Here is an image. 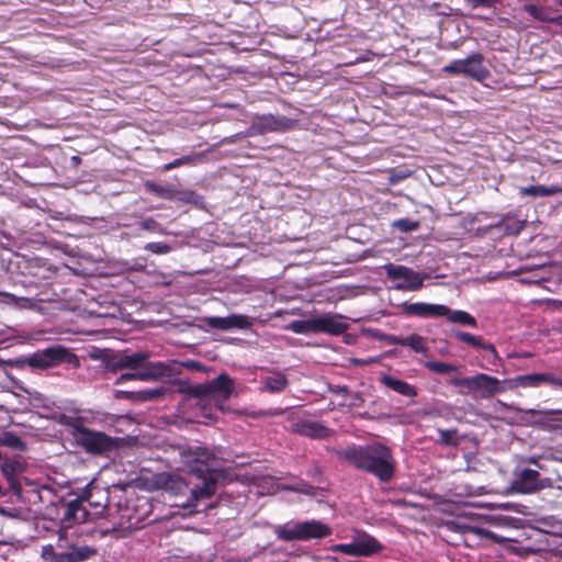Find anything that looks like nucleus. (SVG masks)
Returning a JSON list of instances; mask_svg holds the SVG:
<instances>
[{
    "label": "nucleus",
    "instance_id": "obj_1",
    "mask_svg": "<svg viewBox=\"0 0 562 562\" xmlns=\"http://www.w3.org/2000/svg\"><path fill=\"white\" fill-rule=\"evenodd\" d=\"M212 458L206 452L203 451L198 458H196V465L193 467L190 471V475L194 476L202 481L201 486H193L189 488V485L191 482H187L184 479H182L180 475L175 473H157L154 474L148 481V490L150 491H166L172 495H182L188 490L190 491L191 495V503L183 504V507H189L194 505L199 499L202 498H209L211 497L215 492V479L212 475L213 471V464H212Z\"/></svg>",
    "mask_w": 562,
    "mask_h": 562
},
{
    "label": "nucleus",
    "instance_id": "obj_2",
    "mask_svg": "<svg viewBox=\"0 0 562 562\" xmlns=\"http://www.w3.org/2000/svg\"><path fill=\"white\" fill-rule=\"evenodd\" d=\"M339 457L359 470L367 471L382 482L394 475L395 460L391 450L381 443L351 446L339 452Z\"/></svg>",
    "mask_w": 562,
    "mask_h": 562
},
{
    "label": "nucleus",
    "instance_id": "obj_3",
    "mask_svg": "<svg viewBox=\"0 0 562 562\" xmlns=\"http://www.w3.org/2000/svg\"><path fill=\"white\" fill-rule=\"evenodd\" d=\"M274 533L282 541H310L328 537L331 529L328 525L312 519L276 526Z\"/></svg>",
    "mask_w": 562,
    "mask_h": 562
},
{
    "label": "nucleus",
    "instance_id": "obj_4",
    "mask_svg": "<svg viewBox=\"0 0 562 562\" xmlns=\"http://www.w3.org/2000/svg\"><path fill=\"white\" fill-rule=\"evenodd\" d=\"M450 384L460 387L461 394H469L480 398H491L506 391L503 381L485 373H477L467 378H454L450 380Z\"/></svg>",
    "mask_w": 562,
    "mask_h": 562
},
{
    "label": "nucleus",
    "instance_id": "obj_5",
    "mask_svg": "<svg viewBox=\"0 0 562 562\" xmlns=\"http://www.w3.org/2000/svg\"><path fill=\"white\" fill-rule=\"evenodd\" d=\"M233 390L234 381L223 373L207 383L188 385L182 391L201 400H210L223 411L222 404L231 397Z\"/></svg>",
    "mask_w": 562,
    "mask_h": 562
},
{
    "label": "nucleus",
    "instance_id": "obj_6",
    "mask_svg": "<svg viewBox=\"0 0 562 562\" xmlns=\"http://www.w3.org/2000/svg\"><path fill=\"white\" fill-rule=\"evenodd\" d=\"M72 436L78 445L88 452L103 453L116 448V440L101 431L88 429L81 425L72 427Z\"/></svg>",
    "mask_w": 562,
    "mask_h": 562
},
{
    "label": "nucleus",
    "instance_id": "obj_7",
    "mask_svg": "<svg viewBox=\"0 0 562 562\" xmlns=\"http://www.w3.org/2000/svg\"><path fill=\"white\" fill-rule=\"evenodd\" d=\"M442 71L456 76H467L476 81H483L490 75L483 64V55L480 53H473L463 59L452 60L442 68Z\"/></svg>",
    "mask_w": 562,
    "mask_h": 562
},
{
    "label": "nucleus",
    "instance_id": "obj_8",
    "mask_svg": "<svg viewBox=\"0 0 562 562\" xmlns=\"http://www.w3.org/2000/svg\"><path fill=\"white\" fill-rule=\"evenodd\" d=\"M387 278L394 281L393 289L401 291H417L419 290L425 279L426 273L416 272L405 266L386 265L384 267Z\"/></svg>",
    "mask_w": 562,
    "mask_h": 562
},
{
    "label": "nucleus",
    "instance_id": "obj_9",
    "mask_svg": "<svg viewBox=\"0 0 562 562\" xmlns=\"http://www.w3.org/2000/svg\"><path fill=\"white\" fill-rule=\"evenodd\" d=\"M179 374V371H176L175 368L165 362H150L147 363L140 370L135 371L133 373H123L121 374L115 384L120 385L128 380H139V381H150L158 380L161 378H171L173 375Z\"/></svg>",
    "mask_w": 562,
    "mask_h": 562
},
{
    "label": "nucleus",
    "instance_id": "obj_10",
    "mask_svg": "<svg viewBox=\"0 0 562 562\" xmlns=\"http://www.w3.org/2000/svg\"><path fill=\"white\" fill-rule=\"evenodd\" d=\"M69 357H72V355L68 349L61 346H54L33 353L29 357L27 363L33 368L48 369L63 361H67Z\"/></svg>",
    "mask_w": 562,
    "mask_h": 562
},
{
    "label": "nucleus",
    "instance_id": "obj_11",
    "mask_svg": "<svg viewBox=\"0 0 562 562\" xmlns=\"http://www.w3.org/2000/svg\"><path fill=\"white\" fill-rule=\"evenodd\" d=\"M293 121L285 116L262 115L254 119L247 135L266 134L270 132L286 131L291 128Z\"/></svg>",
    "mask_w": 562,
    "mask_h": 562
},
{
    "label": "nucleus",
    "instance_id": "obj_12",
    "mask_svg": "<svg viewBox=\"0 0 562 562\" xmlns=\"http://www.w3.org/2000/svg\"><path fill=\"white\" fill-rule=\"evenodd\" d=\"M202 323L212 328L220 330H231V329H246L252 325L251 319L248 316L240 314H231L225 317L220 316H209L202 319Z\"/></svg>",
    "mask_w": 562,
    "mask_h": 562
},
{
    "label": "nucleus",
    "instance_id": "obj_13",
    "mask_svg": "<svg viewBox=\"0 0 562 562\" xmlns=\"http://www.w3.org/2000/svg\"><path fill=\"white\" fill-rule=\"evenodd\" d=\"M314 322L316 333L340 335L348 328V324L344 321V316L339 314L324 313L321 315H314Z\"/></svg>",
    "mask_w": 562,
    "mask_h": 562
},
{
    "label": "nucleus",
    "instance_id": "obj_14",
    "mask_svg": "<svg viewBox=\"0 0 562 562\" xmlns=\"http://www.w3.org/2000/svg\"><path fill=\"white\" fill-rule=\"evenodd\" d=\"M402 311L406 315L418 317H436L446 313V305L430 303H403Z\"/></svg>",
    "mask_w": 562,
    "mask_h": 562
},
{
    "label": "nucleus",
    "instance_id": "obj_15",
    "mask_svg": "<svg viewBox=\"0 0 562 562\" xmlns=\"http://www.w3.org/2000/svg\"><path fill=\"white\" fill-rule=\"evenodd\" d=\"M547 484L539 481V472L532 469H525L516 481V488L521 493H533L542 490Z\"/></svg>",
    "mask_w": 562,
    "mask_h": 562
},
{
    "label": "nucleus",
    "instance_id": "obj_16",
    "mask_svg": "<svg viewBox=\"0 0 562 562\" xmlns=\"http://www.w3.org/2000/svg\"><path fill=\"white\" fill-rule=\"evenodd\" d=\"M380 381L385 387L403 396L415 397L417 395V391L413 385L392 375L383 374L381 375Z\"/></svg>",
    "mask_w": 562,
    "mask_h": 562
},
{
    "label": "nucleus",
    "instance_id": "obj_17",
    "mask_svg": "<svg viewBox=\"0 0 562 562\" xmlns=\"http://www.w3.org/2000/svg\"><path fill=\"white\" fill-rule=\"evenodd\" d=\"M95 554V549L82 546L74 547L67 552H60L55 562H81Z\"/></svg>",
    "mask_w": 562,
    "mask_h": 562
},
{
    "label": "nucleus",
    "instance_id": "obj_18",
    "mask_svg": "<svg viewBox=\"0 0 562 562\" xmlns=\"http://www.w3.org/2000/svg\"><path fill=\"white\" fill-rule=\"evenodd\" d=\"M353 539L361 557L372 555L382 549V546L368 533L357 532Z\"/></svg>",
    "mask_w": 562,
    "mask_h": 562
},
{
    "label": "nucleus",
    "instance_id": "obj_19",
    "mask_svg": "<svg viewBox=\"0 0 562 562\" xmlns=\"http://www.w3.org/2000/svg\"><path fill=\"white\" fill-rule=\"evenodd\" d=\"M527 413L532 415L548 416L546 419L540 420L539 424L547 430L562 429V409L558 411H536L529 409Z\"/></svg>",
    "mask_w": 562,
    "mask_h": 562
},
{
    "label": "nucleus",
    "instance_id": "obj_20",
    "mask_svg": "<svg viewBox=\"0 0 562 562\" xmlns=\"http://www.w3.org/2000/svg\"><path fill=\"white\" fill-rule=\"evenodd\" d=\"M452 335L458 340L463 341L472 347L484 349L486 351H490L494 356L497 355L495 347L490 342H485L481 337L474 336V335L465 333V331H460V330L453 331Z\"/></svg>",
    "mask_w": 562,
    "mask_h": 562
},
{
    "label": "nucleus",
    "instance_id": "obj_21",
    "mask_svg": "<svg viewBox=\"0 0 562 562\" xmlns=\"http://www.w3.org/2000/svg\"><path fill=\"white\" fill-rule=\"evenodd\" d=\"M446 311L447 312L440 314V316H445L450 323L467 325L471 327L477 326L476 319L468 312L461 310L452 311L448 306H446Z\"/></svg>",
    "mask_w": 562,
    "mask_h": 562
},
{
    "label": "nucleus",
    "instance_id": "obj_22",
    "mask_svg": "<svg viewBox=\"0 0 562 562\" xmlns=\"http://www.w3.org/2000/svg\"><path fill=\"white\" fill-rule=\"evenodd\" d=\"M299 431L304 436L317 439L326 438L330 435V430L327 427L316 422L302 423Z\"/></svg>",
    "mask_w": 562,
    "mask_h": 562
},
{
    "label": "nucleus",
    "instance_id": "obj_23",
    "mask_svg": "<svg viewBox=\"0 0 562 562\" xmlns=\"http://www.w3.org/2000/svg\"><path fill=\"white\" fill-rule=\"evenodd\" d=\"M265 385L262 387L263 391L276 393L281 392L285 389L288 381L285 375L281 372H274L271 375L267 376L263 381Z\"/></svg>",
    "mask_w": 562,
    "mask_h": 562
},
{
    "label": "nucleus",
    "instance_id": "obj_24",
    "mask_svg": "<svg viewBox=\"0 0 562 562\" xmlns=\"http://www.w3.org/2000/svg\"><path fill=\"white\" fill-rule=\"evenodd\" d=\"M202 159H203V154L194 153V154L183 156L181 158L175 159L171 162L166 164L164 166V170L169 171L171 169H175V168H178L181 166H186V165L195 166V165L200 164L202 161Z\"/></svg>",
    "mask_w": 562,
    "mask_h": 562
},
{
    "label": "nucleus",
    "instance_id": "obj_25",
    "mask_svg": "<svg viewBox=\"0 0 562 562\" xmlns=\"http://www.w3.org/2000/svg\"><path fill=\"white\" fill-rule=\"evenodd\" d=\"M289 329H291L295 334H301V335L316 333L314 315L308 318H305V319H297V321L291 322L289 324Z\"/></svg>",
    "mask_w": 562,
    "mask_h": 562
},
{
    "label": "nucleus",
    "instance_id": "obj_26",
    "mask_svg": "<svg viewBox=\"0 0 562 562\" xmlns=\"http://www.w3.org/2000/svg\"><path fill=\"white\" fill-rule=\"evenodd\" d=\"M404 346L412 348L415 352L426 355L428 352L427 339L419 335L413 334L405 337Z\"/></svg>",
    "mask_w": 562,
    "mask_h": 562
},
{
    "label": "nucleus",
    "instance_id": "obj_27",
    "mask_svg": "<svg viewBox=\"0 0 562 562\" xmlns=\"http://www.w3.org/2000/svg\"><path fill=\"white\" fill-rule=\"evenodd\" d=\"M1 471L10 482H13L16 475L22 471V465L18 461L5 460L1 464Z\"/></svg>",
    "mask_w": 562,
    "mask_h": 562
},
{
    "label": "nucleus",
    "instance_id": "obj_28",
    "mask_svg": "<svg viewBox=\"0 0 562 562\" xmlns=\"http://www.w3.org/2000/svg\"><path fill=\"white\" fill-rule=\"evenodd\" d=\"M499 226L504 227L506 234L517 235L524 228L525 222L514 217H505L499 223Z\"/></svg>",
    "mask_w": 562,
    "mask_h": 562
},
{
    "label": "nucleus",
    "instance_id": "obj_29",
    "mask_svg": "<svg viewBox=\"0 0 562 562\" xmlns=\"http://www.w3.org/2000/svg\"><path fill=\"white\" fill-rule=\"evenodd\" d=\"M0 445L15 449V450H24L25 449V445L22 441V439L13 432H4L0 437Z\"/></svg>",
    "mask_w": 562,
    "mask_h": 562
},
{
    "label": "nucleus",
    "instance_id": "obj_30",
    "mask_svg": "<svg viewBox=\"0 0 562 562\" xmlns=\"http://www.w3.org/2000/svg\"><path fill=\"white\" fill-rule=\"evenodd\" d=\"M148 355L146 352H135L132 355H127V369H132L135 371L144 368L148 362Z\"/></svg>",
    "mask_w": 562,
    "mask_h": 562
},
{
    "label": "nucleus",
    "instance_id": "obj_31",
    "mask_svg": "<svg viewBox=\"0 0 562 562\" xmlns=\"http://www.w3.org/2000/svg\"><path fill=\"white\" fill-rule=\"evenodd\" d=\"M542 373H533L527 375H520L516 378V383L525 387H537L542 383Z\"/></svg>",
    "mask_w": 562,
    "mask_h": 562
},
{
    "label": "nucleus",
    "instance_id": "obj_32",
    "mask_svg": "<svg viewBox=\"0 0 562 562\" xmlns=\"http://www.w3.org/2000/svg\"><path fill=\"white\" fill-rule=\"evenodd\" d=\"M425 367L435 373H441V374L458 371L457 366L445 363V362H439V361H428L425 363Z\"/></svg>",
    "mask_w": 562,
    "mask_h": 562
},
{
    "label": "nucleus",
    "instance_id": "obj_33",
    "mask_svg": "<svg viewBox=\"0 0 562 562\" xmlns=\"http://www.w3.org/2000/svg\"><path fill=\"white\" fill-rule=\"evenodd\" d=\"M331 550L334 552H340V553H344L346 555L361 557L359 551H358V549H357L355 539L350 543L335 544V546H333Z\"/></svg>",
    "mask_w": 562,
    "mask_h": 562
},
{
    "label": "nucleus",
    "instance_id": "obj_34",
    "mask_svg": "<svg viewBox=\"0 0 562 562\" xmlns=\"http://www.w3.org/2000/svg\"><path fill=\"white\" fill-rule=\"evenodd\" d=\"M393 227L400 229L401 232H405V233L413 232V231L418 229L419 222L412 221L408 218H401L393 223Z\"/></svg>",
    "mask_w": 562,
    "mask_h": 562
},
{
    "label": "nucleus",
    "instance_id": "obj_35",
    "mask_svg": "<svg viewBox=\"0 0 562 562\" xmlns=\"http://www.w3.org/2000/svg\"><path fill=\"white\" fill-rule=\"evenodd\" d=\"M66 517L75 518L76 520H83L86 517V512L81 509L78 504L70 503L66 512Z\"/></svg>",
    "mask_w": 562,
    "mask_h": 562
},
{
    "label": "nucleus",
    "instance_id": "obj_36",
    "mask_svg": "<svg viewBox=\"0 0 562 562\" xmlns=\"http://www.w3.org/2000/svg\"><path fill=\"white\" fill-rule=\"evenodd\" d=\"M520 194L530 196H546V186H530L521 188Z\"/></svg>",
    "mask_w": 562,
    "mask_h": 562
},
{
    "label": "nucleus",
    "instance_id": "obj_37",
    "mask_svg": "<svg viewBox=\"0 0 562 562\" xmlns=\"http://www.w3.org/2000/svg\"><path fill=\"white\" fill-rule=\"evenodd\" d=\"M110 367L114 370L127 369V353L114 356L110 362Z\"/></svg>",
    "mask_w": 562,
    "mask_h": 562
},
{
    "label": "nucleus",
    "instance_id": "obj_38",
    "mask_svg": "<svg viewBox=\"0 0 562 562\" xmlns=\"http://www.w3.org/2000/svg\"><path fill=\"white\" fill-rule=\"evenodd\" d=\"M145 249L153 254H167L170 251V246L164 243H149L145 246Z\"/></svg>",
    "mask_w": 562,
    "mask_h": 562
},
{
    "label": "nucleus",
    "instance_id": "obj_39",
    "mask_svg": "<svg viewBox=\"0 0 562 562\" xmlns=\"http://www.w3.org/2000/svg\"><path fill=\"white\" fill-rule=\"evenodd\" d=\"M165 393H166L165 387L150 389V390H146V391L142 392V398L143 400H154V398L162 396Z\"/></svg>",
    "mask_w": 562,
    "mask_h": 562
},
{
    "label": "nucleus",
    "instance_id": "obj_40",
    "mask_svg": "<svg viewBox=\"0 0 562 562\" xmlns=\"http://www.w3.org/2000/svg\"><path fill=\"white\" fill-rule=\"evenodd\" d=\"M60 553L54 551L52 546L44 547L42 550V557L49 562H55V559Z\"/></svg>",
    "mask_w": 562,
    "mask_h": 562
},
{
    "label": "nucleus",
    "instance_id": "obj_41",
    "mask_svg": "<svg viewBox=\"0 0 562 562\" xmlns=\"http://www.w3.org/2000/svg\"><path fill=\"white\" fill-rule=\"evenodd\" d=\"M497 0H467L472 8L492 7Z\"/></svg>",
    "mask_w": 562,
    "mask_h": 562
},
{
    "label": "nucleus",
    "instance_id": "obj_42",
    "mask_svg": "<svg viewBox=\"0 0 562 562\" xmlns=\"http://www.w3.org/2000/svg\"><path fill=\"white\" fill-rule=\"evenodd\" d=\"M474 532L476 535H480V536H483V537H486V538H491V539H494V540L498 541V538L492 531H490V530L482 529V528H475Z\"/></svg>",
    "mask_w": 562,
    "mask_h": 562
},
{
    "label": "nucleus",
    "instance_id": "obj_43",
    "mask_svg": "<svg viewBox=\"0 0 562 562\" xmlns=\"http://www.w3.org/2000/svg\"><path fill=\"white\" fill-rule=\"evenodd\" d=\"M542 378H543V379H541L542 383L544 382V383H549L551 385H557V386L559 385L560 379L553 376L552 374L542 373Z\"/></svg>",
    "mask_w": 562,
    "mask_h": 562
},
{
    "label": "nucleus",
    "instance_id": "obj_44",
    "mask_svg": "<svg viewBox=\"0 0 562 562\" xmlns=\"http://www.w3.org/2000/svg\"><path fill=\"white\" fill-rule=\"evenodd\" d=\"M453 436H454V431H448V430L440 431V439L445 443H451Z\"/></svg>",
    "mask_w": 562,
    "mask_h": 562
},
{
    "label": "nucleus",
    "instance_id": "obj_45",
    "mask_svg": "<svg viewBox=\"0 0 562 562\" xmlns=\"http://www.w3.org/2000/svg\"><path fill=\"white\" fill-rule=\"evenodd\" d=\"M555 194H562V187H560V186L546 187V196L555 195Z\"/></svg>",
    "mask_w": 562,
    "mask_h": 562
},
{
    "label": "nucleus",
    "instance_id": "obj_46",
    "mask_svg": "<svg viewBox=\"0 0 562 562\" xmlns=\"http://www.w3.org/2000/svg\"><path fill=\"white\" fill-rule=\"evenodd\" d=\"M386 341L391 345H401L404 346L405 337H398L395 335L387 336Z\"/></svg>",
    "mask_w": 562,
    "mask_h": 562
},
{
    "label": "nucleus",
    "instance_id": "obj_47",
    "mask_svg": "<svg viewBox=\"0 0 562 562\" xmlns=\"http://www.w3.org/2000/svg\"><path fill=\"white\" fill-rule=\"evenodd\" d=\"M147 188L157 193L158 195H164L165 194V189L156 183H147Z\"/></svg>",
    "mask_w": 562,
    "mask_h": 562
},
{
    "label": "nucleus",
    "instance_id": "obj_48",
    "mask_svg": "<svg viewBox=\"0 0 562 562\" xmlns=\"http://www.w3.org/2000/svg\"><path fill=\"white\" fill-rule=\"evenodd\" d=\"M526 11L535 18H539V9L536 5H526Z\"/></svg>",
    "mask_w": 562,
    "mask_h": 562
},
{
    "label": "nucleus",
    "instance_id": "obj_49",
    "mask_svg": "<svg viewBox=\"0 0 562 562\" xmlns=\"http://www.w3.org/2000/svg\"><path fill=\"white\" fill-rule=\"evenodd\" d=\"M155 224L154 221L151 220H146L142 223V226L145 228V229H149L151 228V226Z\"/></svg>",
    "mask_w": 562,
    "mask_h": 562
},
{
    "label": "nucleus",
    "instance_id": "obj_50",
    "mask_svg": "<svg viewBox=\"0 0 562 562\" xmlns=\"http://www.w3.org/2000/svg\"><path fill=\"white\" fill-rule=\"evenodd\" d=\"M186 367L188 368H191V369H198L199 368V364L194 361H188L187 363H184Z\"/></svg>",
    "mask_w": 562,
    "mask_h": 562
},
{
    "label": "nucleus",
    "instance_id": "obj_51",
    "mask_svg": "<svg viewBox=\"0 0 562 562\" xmlns=\"http://www.w3.org/2000/svg\"><path fill=\"white\" fill-rule=\"evenodd\" d=\"M294 490L299 491V488H294ZM311 490H312V487L308 486V487H306L304 490H300V492L305 493V494H311Z\"/></svg>",
    "mask_w": 562,
    "mask_h": 562
},
{
    "label": "nucleus",
    "instance_id": "obj_52",
    "mask_svg": "<svg viewBox=\"0 0 562 562\" xmlns=\"http://www.w3.org/2000/svg\"><path fill=\"white\" fill-rule=\"evenodd\" d=\"M5 297H8L10 302L18 301V297H15L13 294H5Z\"/></svg>",
    "mask_w": 562,
    "mask_h": 562
},
{
    "label": "nucleus",
    "instance_id": "obj_53",
    "mask_svg": "<svg viewBox=\"0 0 562 562\" xmlns=\"http://www.w3.org/2000/svg\"><path fill=\"white\" fill-rule=\"evenodd\" d=\"M558 386H561L562 387V379H560L559 381V385Z\"/></svg>",
    "mask_w": 562,
    "mask_h": 562
},
{
    "label": "nucleus",
    "instance_id": "obj_54",
    "mask_svg": "<svg viewBox=\"0 0 562 562\" xmlns=\"http://www.w3.org/2000/svg\"><path fill=\"white\" fill-rule=\"evenodd\" d=\"M559 22H560V24H562V15L559 16Z\"/></svg>",
    "mask_w": 562,
    "mask_h": 562
},
{
    "label": "nucleus",
    "instance_id": "obj_55",
    "mask_svg": "<svg viewBox=\"0 0 562 562\" xmlns=\"http://www.w3.org/2000/svg\"><path fill=\"white\" fill-rule=\"evenodd\" d=\"M558 487L562 490V485H559Z\"/></svg>",
    "mask_w": 562,
    "mask_h": 562
}]
</instances>
